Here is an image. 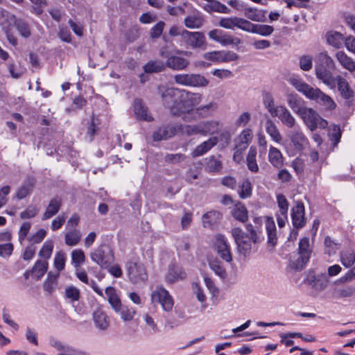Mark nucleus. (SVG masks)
<instances>
[{
  "instance_id": "1",
  "label": "nucleus",
  "mask_w": 355,
  "mask_h": 355,
  "mask_svg": "<svg viewBox=\"0 0 355 355\" xmlns=\"http://www.w3.org/2000/svg\"><path fill=\"white\" fill-rule=\"evenodd\" d=\"M289 82L298 92L302 93L306 98L315 101L324 106L327 109L332 110L336 107L331 97L324 94L319 88H313L297 78H291Z\"/></svg>"
},
{
  "instance_id": "2",
  "label": "nucleus",
  "mask_w": 355,
  "mask_h": 355,
  "mask_svg": "<svg viewBox=\"0 0 355 355\" xmlns=\"http://www.w3.org/2000/svg\"><path fill=\"white\" fill-rule=\"evenodd\" d=\"M246 230L250 233V236L239 227L232 230V235L236 243L238 251L244 257L248 256L251 252V242L255 244L261 241L259 235L252 224H248Z\"/></svg>"
},
{
  "instance_id": "3",
  "label": "nucleus",
  "mask_w": 355,
  "mask_h": 355,
  "mask_svg": "<svg viewBox=\"0 0 355 355\" xmlns=\"http://www.w3.org/2000/svg\"><path fill=\"white\" fill-rule=\"evenodd\" d=\"M202 100V95L198 93H191L182 89L180 97L171 107V114L180 116L183 114H189L193 111V107L198 105Z\"/></svg>"
},
{
  "instance_id": "4",
  "label": "nucleus",
  "mask_w": 355,
  "mask_h": 355,
  "mask_svg": "<svg viewBox=\"0 0 355 355\" xmlns=\"http://www.w3.org/2000/svg\"><path fill=\"white\" fill-rule=\"evenodd\" d=\"M91 258L102 268H107L114 261L113 251L107 244L99 245L91 253Z\"/></svg>"
},
{
  "instance_id": "5",
  "label": "nucleus",
  "mask_w": 355,
  "mask_h": 355,
  "mask_svg": "<svg viewBox=\"0 0 355 355\" xmlns=\"http://www.w3.org/2000/svg\"><path fill=\"white\" fill-rule=\"evenodd\" d=\"M299 116L311 131L315 130L318 128L324 129L328 125L327 121L322 119L318 112L312 108L304 107V109L300 111Z\"/></svg>"
},
{
  "instance_id": "6",
  "label": "nucleus",
  "mask_w": 355,
  "mask_h": 355,
  "mask_svg": "<svg viewBox=\"0 0 355 355\" xmlns=\"http://www.w3.org/2000/svg\"><path fill=\"white\" fill-rule=\"evenodd\" d=\"M311 253L309 239L307 237H303L299 242V257L295 261L291 260V266L296 270H302L309 261Z\"/></svg>"
},
{
  "instance_id": "7",
  "label": "nucleus",
  "mask_w": 355,
  "mask_h": 355,
  "mask_svg": "<svg viewBox=\"0 0 355 355\" xmlns=\"http://www.w3.org/2000/svg\"><path fill=\"white\" fill-rule=\"evenodd\" d=\"M182 40L186 45L193 49H199L205 50L207 48L206 37L205 34L202 32H191L182 29Z\"/></svg>"
},
{
  "instance_id": "8",
  "label": "nucleus",
  "mask_w": 355,
  "mask_h": 355,
  "mask_svg": "<svg viewBox=\"0 0 355 355\" xmlns=\"http://www.w3.org/2000/svg\"><path fill=\"white\" fill-rule=\"evenodd\" d=\"M175 82L179 85L190 87H205L209 81L200 74H177L174 76Z\"/></svg>"
},
{
  "instance_id": "9",
  "label": "nucleus",
  "mask_w": 355,
  "mask_h": 355,
  "mask_svg": "<svg viewBox=\"0 0 355 355\" xmlns=\"http://www.w3.org/2000/svg\"><path fill=\"white\" fill-rule=\"evenodd\" d=\"M128 277L130 282L133 284H140L145 282L148 279V275L146 269L142 264L129 261L127 263Z\"/></svg>"
},
{
  "instance_id": "10",
  "label": "nucleus",
  "mask_w": 355,
  "mask_h": 355,
  "mask_svg": "<svg viewBox=\"0 0 355 355\" xmlns=\"http://www.w3.org/2000/svg\"><path fill=\"white\" fill-rule=\"evenodd\" d=\"M153 303H159L166 311H170L173 306V300L168 292L164 288H159L151 294Z\"/></svg>"
},
{
  "instance_id": "11",
  "label": "nucleus",
  "mask_w": 355,
  "mask_h": 355,
  "mask_svg": "<svg viewBox=\"0 0 355 355\" xmlns=\"http://www.w3.org/2000/svg\"><path fill=\"white\" fill-rule=\"evenodd\" d=\"M203 58L214 62H229L237 60L239 56L231 51H214L204 53Z\"/></svg>"
},
{
  "instance_id": "12",
  "label": "nucleus",
  "mask_w": 355,
  "mask_h": 355,
  "mask_svg": "<svg viewBox=\"0 0 355 355\" xmlns=\"http://www.w3.org/2000/svg\"><path fill=\"white\" fill-rule=\"evenodd\" d=\"M159 91L161 93L163 105L168 108L171 113V107L175 106V104L178 102L182 89L173 87L164 88V87H159Z\"/></svg>"
},
{
  "instance_id": "13",
  "label": "nucleus",
  "mask_w": 355,
  "mask_h": 355,
  "mask_svg": "<svg viewBox=\"0 0 355 355\" xmlns=\"http://www.w3.org/2000/svg\"><path fill=\"white\" fill-rule=\"evenodd\" d=\"M214 248L217 252V254L226 262L230 263L232 261V256L230 251V247L227 243L226 238L218 234L216 237Z\"/></svg>"
},
{
  "instance_id": "14",
  "label": "nucleus",
  "mask_w": 355,
  "mask_h": 355,
  "mask_svg": "<svg viewBox=\"0 0 355 355\" xmlns=\"http://www.w3.org/2000/svg\"><path fill=\"white\" fill-rule=\"evenodd\" d=\"M178 125L165 124L159 127L153 134V139L155 141L166 140L178 132Z\"/></svg>"
},
{
  "instance_id": "15",
  "label": "nucleus",
  "mask_w": 355,
  "mask_h": 355,
  "mask_svg": "<svg viewBox=\"0 0 355 355\" xmlns=\"http://www.w3.org/2000/svg\"><path fill=\"white\" fill-rule=\"evenodd\" d=\"M272 115V117H277L282 123L288 128L295 125L296 121L291 112L284 105H277V110Z\"/></svg>"
},
{
  "instance_id": "16",
  "label": "nucleus",
  "mask_w": 355,
  "mask_h": 355,
  "mask_svg": "<svg viewBox=\"0 0 355 355\" xmlns=\"http://www.w3.org/2000/svg\"><path fill=\"white\" fill-rule=\"evenodd\" d=\"M334 69H327L326 67H315V75L317 78L320 80L324 84L334 89L336 86V77L332 76V71Z\"/></svg>"
},
{
  "instance_id": "17",
  "label": "nucleus",
  "mask_w": 355,
  "mask_h": 355,
  "mask_svg": "<svg viewBox=\"0 0 355 355\" xmlns=\"http://www.w3.org/2000/svg\"><path fill=\"white\" fill-rule=\"evenodd\" d=\"M304 211V205L302 202H297V205L292 209L293 225L297 229L302 228L305 225Z\"/></svg>"
},
{
  "instance_id": "18",
  "label": "nucleus",
  "mask_w": 355,
  "mask_h": 355,
  "mask_svg": "<svg viewBox=\"0 0 355 355\" xmlns=\"http://www.w3.org/2000/svg\"><path fill=\"white\" fill-rule=\"evenodd\" d=\"M62 205V200L59 197H54L50 201L42 216V220H46L55 216Z\"/></svg>"
},
{
  "instance_id": "19",
  "label": "nucleus",
  "mask_w": 355,
  "mask_h": 355,
  "mask_svg": "<svg viewBox=\"0 0 355 355\" xmlns=\"http://www.w3.org/2000/svg\"><path fill=\"white\" fill-rule=\"evenodd\" d=\"M247 20L240 17H227L222 18L219 21V26L228 29H233L237 27L241 30L245 31Z\"/></svg>"
},
{
  "instance_id": "20",
  "label": "nucleus",
  "mask_w": 355,
  "mask_h": 355,
  "mask_svg": "<svg viewBox=\"0 0 355 355\" xmlns=\"http://www.w3.org/2000/svg\"><path fill=\"white\" fill-rule=\"evenodd\" d=\"M245 31L257 33L263 36H268L274 31V28L270 25L266 24H254L247 20Z\"/></svg>"
},
{
  "instance_id": "21",
  "label": "nucleus",
  "mask_w": 355,
  "mask_h": 355,
  "mask_svg": "<svg viewBox=\"0 0 355 355\" xmlns=\"http://www.w3.org/2000/svg\"><path fill=\"white\" fill-rule=\"evenodd\" d=\"M35 182V178L28 177L24 184L17 189L15 194L16 198L18 200H21L29 196L33 191Z\"/></svg>"
},
{
  "instance_id": "22",
  "label": "nucleus",
  "mask_w": 355,
  "mask_h": 355,
  "mask_svg": "<svg viewBox=\"0 0 355 355\" xmlns=\"http://www.w3.org/2000/svg\"><path fill=\"white\" fill-rule=\"evenodd\" d=\"M189 64V61L187 59L176 55L168 57L166 61V67L177 71L186 69Z\"/></svg>"
},
{
  "instance_id": "23",
  "label": "nucleus",
  "mask_w": 355,
  "mask_h": 355,
  "mask_svg": "<svg viewBox=\"0 0 355 355\" xmlns=\"http://www.w3.org/2000/svg\"><path fill=\"white\" fill-rule=\"evenodd\" d=\"M218 142V138L217 137H212L208 140L202 142L200 145L197 146L193 150L191 155L193 157H197L205 154L211 148L215 146Z\"/></svg>"
},
{
  "instance_id": "24",
  "label": "nucleus",
  "mask_w": 355,
  "mask_h": 355,
  "mask_svg": "<svg viewBox=\"0 0 355 355\" xmlns=\"http://www.w3.org/2000/svg\"><path fill=\"white\" fill-rule=\"evenodd\" d=\"M232 216L241 223H245L248 220V211L241 202H237L232 210Z\"/></svg>"
},
{
  "instance_id": "25",
  "label": "nucleus",
  "mask_w": 355,
  "mask_h": 355,
  "mask_svg": "<svg viewBox=\"0 0 355 355\" xmlns=\"http://www.w3.org/2000/svg\"><path fill=\"white\" fill-rule=\"evenodd\" d=\"M327 43L336 49H339L344 44V36L338 31H331L326 33Z\"/></svg>"
},
{
  "instance_id": "26",
  "label": "nucleus",
  "mask_w": 355,
  "mask_h": 355,
  "mask_svg": "<svg viewBox=\"0 0 355 355\" xmlns=\"http://www.w3.org/2000/svg\"><path fill=\"white\" fill-rule=\"evenodd\" d=\"M218 109V104L211 101L207 105H200L196 108L195 113L200 118H207L214 114Z\"/></svg>"
},
{
  "instance_id": "27",
  "label": "nucleus",
  "mask_w": 355,
  "mask_h": 355,
  "mask_svg": "<svg viewBox=\"0 0 355 355\" xmlns=\"http://www.w3.org/2000/svg\"><path fill=\"white\" fill-rule=\"evenodd\" d=\"M336 85L342 97L349 99L353 97L354 92L350 88L347 81L340 76H336Z\"/></svg>"
},
{
  "instance_id": "28",
  "label": "nucleus",
  "mask_w": 355,
  "mask_h": 355,
  "mask_svg": "<svg viewBox=\"0 0 355 355\" xmlns=\"http://www.w3.org/2000/svg\"><path fill=\"white\" fill-rule=\"evenodd\" d=\"M165 69L166 63L159 60H150L143 67V69L146 73L162 72Z\"/></svg>"
},
{
  "instance_id": "29",
  "label": "nucleus",
  "mask_w": 355,
  "mask_h": 355,
  "mask_svg": "<svg viewBox=\"0 0 355 355\" xmlns=\"http://www.w3.org/2000/svg\"><path fill=\"white\" fill-rule=\"evenodd\" d=\"M220 156L216 157L214 155H211L205 159V167L209 173H217L223 168V164L219 159Z\"/></svg>"
},
{
  "instance_id": "30",
  "label": "nucleus",
  "mask_w": 355,
  "mask_h": 355,
  "mask_svg": "<svg viewBox=\"0 0 355 355\" xmlns=\"http://www.w3.org/2000/svg\"><path fill=\"white\" fill-rule=\"evenodd\" d=\"M105 294L108 297V302L116 312H119L121 307L120 298L112 286H108L105 289Z\"/></svg>"
},
{
  "instance_id": "31",
  "label": "nucleus",
  "mask_w": 355,
  "mask_h": 355,
  "mask_svg": "<svg viewBox=\"0 0 355 355\" xmlns=\"http://www.w3.org/2000/svg\"><path fill=\"white\" fill-rule=\"evenodd\" d=\"M134 110L136 116L141 120L152 121L153 118L148 114L147 108L143 105L141 99H136L134 103Z\"/></svg>"
},
{
  "instance_id": "32",
  "label": "nucleus",
  "mask_w": 355,
  "mask_h": 355,
  "mask_svg": "<svg viewBox=\"0 0 355 355\" xmlns=\"http://www.w3.org/2000/svg\"><path fill=\"white\" fill-rule=\"evenodd\" d=\"M238 194L241 199L249 198L252 195V185L248 178L243 179L239 184Z\"/></svg>"
},
{
  "instance_id": "33",
  "label": "nucleus",
  "mask_w": 355,
  "mask_h": 355,
  "mask_svg": "<svg viewBox=\"0 0 355 355\" xmlns=\"http://www.w3.org/2000/svg\"><path fill=\"white\" fill-rule=\"evenodd\" d=\"M266 225L268 234V243L272 247H275L277 243V238L276 234V227L273 219L268 217Z\"/></svg>"
},
{
  "instance_id": "34",
  "label": "nucleus",
  "mask_w": 355,
  "mask_h": 355,
  "mask_svg": "<svg viewBox=\"0 0 355 355\" xmlns=\"http://www.w3.org/2000/svg\"><path fill=\"white\" fill-rule=\"evenodd\" d=\"M93 320L96 326L101 330H105L109 327L107 317L101 309H97L94 312Z\"/></svg>"
},
{
  "instance_id": "35",
  "label": "nucleus",
  "mask_w": 355,
  "mask_h": 355,
  "mask_svg": "<svg viewBox=\"0 0 355 355\" xmlns=\"http://www.w3.org/2000/svg\"><path fill=\"white\" fill-rule=\"evenodd\" d=\"M202 135H214L218 132L220 124L216 121H207L200 123Z\"/></svg>"
},
{
  "instance_id": "36",
  "label": "nucleus",
  "mask_w": 355,
  "mask_h": 355,
  "mask_svg": "<svg viewBox=\"0 0 355 355\" xmlns=\"http://www.w3.org/2000/svg\"><path fill=\"white\" fill-rule=\"evenodd\" d=\"M266 130L274 141L277 143L281 142L282 137L277 125L271 119H268L266 121Z\"/></svg>"
},
{
  "instance_id": "37",
  "label": "nucleus",
  "mask_w": 355,
  "mask_h": 355,
  "mask_svg": "<svg viewBox=\"0 0 355 355\" xmlns=\"http://www.w3.org/2000/svg\"><path fill=\"white\" fill-rule=\"evenodd\" d=\"M268 158L270 162L275 167L279 168L283 165V156L279 150L271 146L269 150Z\"/></svg>"
},
{
  "instance_id": "38",
  "label": "nucleus",
  "mask_w": 355,
  "mask_h": 355,
  "mask_svg": "<svg viewBox=\"0 0 355 355\" xmlns=\"http://www.w3.org/2000/svg\"><path fill=\"white\" fill-rule=\"evenodd\" d=\"M336 57L340 64L346 69L352 72L355 71V62L343 51H338Z\"/></svg>"
},
{
  "instance_id": "39",
  "label": "nucleus",
  "mask_w": 355,
  "mask_h": 355,
  "mask_svg": "<svg viewBox=\"0 0 355 355\" xmlns=\"http://www.w3.org/2000/svg\"><path fill=\"white\" fill-rule=\"evenodd\" d=\"M13 17L15 18L14 26L20 35L24 38L29 37L31 35V31L28 24L22 19H16L14 15Z\"/></svg>"
},
{
  "instance_id": "40",
  "label": "nucleus",
  "mask_w": 355,
  "mask_h": 355,
  "mask_svg": "<svg viewBox=\"0 0 355 355\" xmlns=\"http://www.w3.org/2000/svg\"><path fill=\"white\" fill-rule=\"evenodd\" d=\"M326 67L327 69H335V64L333 59L327 52H322L318 54L315 67Z\"/></svg>"
},
{
  "instance_id": "41",
  "label": "nucleus",
  "mask_w": 355,
  "mask_h": 355,
  "mask_svg": "<svg viewBox=\"0 0 355 355\" xmlns=\"http://www.w3.org/2000/svg\"><path fill=\"white\" fill-rule=\"evenodd\" d=\"M340 261L345 268H350L355 263V253L351 249L340 252Z\"/></svg>"
},
{
  "instance_id": "42",
  "label": "nucleus",
  "mask_w": 355,
  "mask_h": 355,
  "mask_svg": "<svg viewBox=\"0 0 355 355\" xmlns=\"http://www.w3.org/2000/svg\"><path fill=\"white\" fill-rule=\"evenodd\" d=\"M48 269V263L45 261L37 260L34 264L31 272L35 275L36 280L40 279L46 272Z\"/></svg>"
},
{
  "instance_id": "43",
  "label": "nucleus",
  "mask_w": 355,
  "mask_h": 355,
  "mask_svg": "<svg viewBox=\"0 0 355 355\" xmlns=\"http://www.w3.org/2000/svg\"><path fill=\"white\" fill-rule=\"evenodd\" d=\"M257 149L254 147H250L248 153L246 162L248 168L253 172L257 173L259 171V166L256 160Z\"/></svg>"
},
{
  "instance_id": "44",
  "label": "nucleus",
  "mask_w": 355,
  "mask_h": 355,
  "mask_svg": "<svg viewBox=\"0 0 355 355\" xmlns=\"http://www.w3.org/2000/svg\"><path fill=\"white\" fill-rule=\"evenodd\" d=\"M220 214L218 211H210L202 216V223L204 227H210L216 224L220 219Z\"/></svg>"
},
{
  "instance_id": "45",
  "label": "nucleus",
  "mask_w": 355,
  "mask_h": 355,
  "mask_svg": "<svg viewBox=\"0 0 355 355\" xmlns=\"http://www.w3.org/2000/svg\"><path fill=\"white\" fill-rule=\"evenodd\" d=\"M186 277V273L184 271L178 267H173L169 269L167 275H166V280L168 282H174L178 279H183Z\"/></svg>"
},
{
  "instance_id": "46",
  "label": "nucleus",
  "mask_w": 355,
  "mask_h": 355,
  "mask_svg": "<svg viewBox=\"0 0 355 355\" xmlns=\"http://www.w3.org/2000/svg\"><path fill=\"white\" fill-rule=\"evenodd\" d=\"M184 26L188 28H200L203 24V19L200 16L190 15L184 19Z\"/></svg>"
},
{
  "instance_id": "47",
  "label": "nucleus",
  "mask_w": 355,
  "mask_h": 355,
  "mask_svg": "<svg viewBox=\"0 0 355 355\" xmlns=\"http://www.w3.org/2000/svg\"><path fill=\"white\" fill-rule=\"evenodd\" d=\"M178 131L186 135L187 136H191L193 135L200 134L202 135V129L200 123L198 125H178Z\"/></svg>"
},
{
  "instance_id": "48",
  "label": "nucleus",
  "mask_w": 355,
  "mask_h": 355,
  "mask_svg": "<svg viewBox=\"0 0 355 355\" xmlns=\"http://www.w3.org/2000/svg\"><path fill=\"white\" fill-rule=\"evenodd\" d=\"M81 234L77 230H70L65 234V243L69 246H73L78 244L80 240Z\"/></svg>"
},
{
  "instance_id": "49",
  "label": "nucleus",
  "mask_w": 355,
  "mask_h": 355,
  "mask_svg": "<svg viewBox=\"0 0 355 355\" xmlns=\"http://www.w3.org/2000/svg\"><path fill=\"white\" fill-rule=\"evenodd\" d=\"M291 139L295 148L296 149L301 150L302 149L306 139L302 132L294 131L292 132Z\"/></svg>"
},
{
  "instance_id": "50",
  "label": "nucleus",
  "mask_w": 355,
  "mask_h": 355,
  "mask_svg": "<svg viewBox=\"0 0 355 355\" xmlns=\"http://www.w3.org/2000/svg\"><path fill=\"white\" fill-rule=\"evenodd\" d=\"M324 252L329 256L336 254V250L339 248L340 244L334 242L330 236H327L324 238Z\"/></svg>"
},
{
  "instance_id": "51",
  "label": "nucleus",
  "mask_w": 355,
  "mask_h": 355,
  "mask_svg": "<svg viewBox=\"0 0 355 355\" xmlns=\"http://www.w3.org/2000/svg\"><path fill=\"white\" fill-rule=\"evenodd\" d=\"M252 139V131L250 129H246L242 131L239 135V144L236 146V148L241 149H245L248 145V143Z\"/></svg>"
},
{
  "instance_id": "52",
  "label": "nucleus",
  "mask_w": 355,
  "mask_h": 355,
  "mask_svg": "<svg viewBox=\"0 0 355 355\" xmlns=\"http://www.w3.org/2000/svg\"><path fill=\"white\" fill-rule=\"evenodd\" d=\"M59 276V273L56 275H52L51 272L49 273L46 280L44 283V289L49 293L54 291L55 286L57 284V279Z\"/></svg>"
},
{
  "instance_id": "53",
  "label": "nucleus",
  "mask_w": 355,
  "mask_h": 355,
  "mask_svg": "<svg viewBox=\"0 0 355 355\" xmlns=\"http://www.w3.org/2000/svg\"><path fill=\"white\" fill-rule=\"evenodd\" d=\"M263 103L265 107L268 111V112L272 116L274 114V112H275V110H277V106H275L274 98L270 93H268V92L264 93L263 98Z\"/></svg>"
},
{
  "instance_id": "54",
  "label": "nucleus",
  "mask_w": 355,
  "mask_h": 355,
  "mask_svg": "<svg viewBox=\"0 0 355 355\" xmlns=\"http://www.w3.org/2000/svg\"><path fill=\"white\" fill-rule=\"evenodd\" d=\"M288 104L290 107L296 112L298 115L300 114V111L304 109L305 107H302L301 101L294 95H291L288 98Z\"/></svg>"
},
{
  "instance_id": "55",
  "label": "nucleus",
  "mask_w": 355,
  "mask_h": 355,
  "mask_svg": "<svg viewBox=\"0 0 355 355\" xmlns=\"http://www.w3.org/2000/svg\"><path fill=\"white\" fill-rule=\"evenodd\" d=\"M53 249V244L51 241H46L39 252V256L48 259L51 257Z\"/></svg>"
},
{
  "instance_id": "56",
  "label": "nucleus",
  "mask_w": 355,
  "mask_h": 355,
  "mask_svg": "<svg viewBox=\"0 0 355 355\" xmlns=\"http://www.w3.org/2000/svg\"><path fill=\"white\" fill-rule=\"evenodd\" d=\"M186 157V155L182 153H170L166 155L164 161L169 164H175L184 161Z\"/></svg>"
},
{
  "instance_id": "57",
  "label": "nucleus",
  "mask_w": 355,
  "mask_h": 355,
  "mask_svg": "<svg viewBox=\"0 0 355 355\" xmlns=\"http://www.w3.org/2000/svg\"><path fill=\"white\" fill-rule=\"evenodd\" d=\"M219 43L223 46L231 44L238 45L241 43V40L238 37H234L230 34L223 33Z\"/></svg>"
},
{
  "instance_id": "58",
  "label": "nucleus",
  "mask_w": 355,
  "mask_h": 355,
  "mask_svg": "<svg viewBox=\"0 0 355 355\" xmlns=\"http://www.w3.org/2000/svg\"><path fill=\"white\" fill-rule=\"evenodd\" d=\"M71 259L72 262L75 264V266H79L85 261V253L80 249L74 250L71 252Z\"/></svg>"
},
{
  "instance_id": "59",
  "label": "nucleus",
  "mask_w": 355,
  "mask_h": 355,
  "mask_svg": "<svg viewBox=\"0 0 355 355\" xmlns=\"http://www.w3.org/2000/svg\"><path fill=\"white\" fill-rule=\"evenodd\" d=\"M277 202L279 207L277 213L288 214V202L284 195L279 193L277 196Z\"/></svg>"
},
{
  "instance_id": "60",
  "label": "nucleus",
  "mask_w": 355,
  "mask_h": 355,
  "mask_svg": "<svg viewBox=\"0 0 355 355\" xmlns=\"http://www.w3.org/2000/svg\"><path fill=\"white\" fill-rule=\"evenodd\" d=\"M66 256L62 252H58L56 253L54 259V266L58 272L64 270L65 266Z\"/></svg>"
},
{
  "instance_id": "61",
  "label": "nucleus",
  "mask_w": 355,
  "mask_h": 355,
  "mask_svg": "<svg viewBox=\"0 0 355 355\" xmlns=\"http://www.w3.org/2000/svg\"><path fill=\"white\" fill-rule=\"evenodd\" d=\"M165 23L163 21L157 22L150 31V36L152 39L159 38L164 31Z\"/></svg>"
},
{
  "instance_id": "62",
  "label": "nucleus",
  "mask_w": 355,
  "mask_h": 355,
  "mask_svg": "<svg viewBox=\"0 0 355 355\" xmlns=\"http://www.w3.org/2000/svg\"><path fill=\"white\" fill-rule=\"evenodd\" d=\"M65 297L72 302L78 301L80 297V291L75 286H67L65 288Z\"/></svg>"
},
{
  "instance_id": "63",
  "label": "nucleus",
  "mask_w": 355,
  "mask_h": 355,
  "mask_svg": "<svg viewBox=\"0 0 355 355\" xmlns=\"http://www.w3.org/2000/svg\"><path fill=\"white\" fill-rule=\"evenodd\" d=\"M313 66V58L311 55H304L300 58V67L303 71H309Z\"/></svg>"
},
{
  "instance_id": "64",
  "label": "nucleus",
  "mask_w": 355,
  "mask_h": 355,
  "mask_svg": "<svg viewBox=\"0 0 355 355\" xmlns=\"http://www.w3.org/2000/svg\"><path fill=\"white\" fill-rule=\"evenodd\" d=\"M121 318L124 321H130L133 319L135 311L132 307L121 306L120 310Z\"/></svg>"
}]
</instances>
